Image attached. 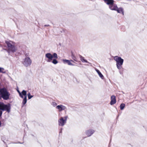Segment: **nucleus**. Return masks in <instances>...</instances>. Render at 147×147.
<instances>
[{
  "instance_id": "1",
  "label": "nucleus",
  "mask_w": 147,
  "mask_h": 147,
  "mask_svg": "<svg viewBox=\"0 0 147 147\" xmlns=\"http://www.w3.org/2000/svg\"><path fill=\"white\" fill-rule=\"evenodd\" d=\"M45 57L48 59L47 62H51L54 64H56L58 63L56 59L58 58V56L56 53H54L52 55L50 53H47L45 55Z\"/></svg>"
},
{
  "instance_id": "2",
  "label": "nucleus",
  "mask_w": 147,
  "mask_h": 147,
  "mask_svg": "<svg viewBox=\"0 0 147 147\" xmlns=\"http://www.w3.org/2000/svg\"><path fill=\"white\" fill-rule=\"evenodd\" d=\"M11 108V104L10 103L5 104L3 102H0V116L2 115L3 111H6L8 113H9Z\"/></svg>"
},
{
  "instance_id": "3",
  "label": "nucleus",
  "mask_w": 147,
  "mask_h": 147,
  "mask_svg": "<svg viewBox=\"0 0 147 147\" xmlns=\"http://www.w3.org/2000/svg\"><path fill=\"white\" fill-rule=\"evenodd\" d=\"M10 94L5 88L0 89V96L4 100L9 99Z\"/></svg>"
},
{
  "instance_id": "4",
  "label": "nucleus",
  "mask_w": 147,
  "mask_h": 147,
  "mask_svg": "<svg viewBox=\"0 0 147 147\" xmlns=\"http://www.w3.org/2000/svg\"><path fill=\"white\" fill-rule=\"evenodd\" d=\"M114 59L116 62V66L117 69H121L124 61L123 59L121 57L117 56H115Z\"/></svg>"
},
{
  "instance_id": "5",
  "label": "nucleus",
  "mask_w": 147,
  "mask_h": 147,
  "mask_svg": "<svg viewBox=\"0 0 147 147\" xmlns=\"http://www.w3.org/2000/svg\"><path fill=\"white\" fill-rule=\"evenodd\" d=\"M5 42L8 47V49H4L6 50L9 54L11 52L13 53L16 51V48L14 45L11 44L9 41H6Z\"/></svg>"
},
{
  "instance_id": "6",
  "label": "nucleus",
  "mask_w": 147,
  "mask_h": 147,
  "mask_svg": "<svg viewBox=\"0 0 147 147\" xmlns=\"http://www.w3.org/2000/svg\"><path fill=\"white\" fill-rule=\"evenodd\" d=\"M17 92L19 93V96L23 99L22 104L24 106L26 103L27 101V92L24 90H23L21 92H20L19 90H18Z\"/></svg>"
},
{
  "instance_id": "7",
  "label": "nucleus",
  "mask_w": 147,
  "mask_h": 147,
  "mask_svg": "<svg viewBox=\"0 0 147 147\" xmlns=\"http://www.w3.org/2000/svg\"><path fill=\"white\" fill-rule=\"evenodd\" d=\"M67 118V116L64 117V118L61 117L58 121L59 125L63 126L66 123Z\"/></svg>"
},
{
  "instance_id": "8",
  "label": "nucleus",
  "mask_w": 147,
  "mask_h": 147,
  "mask_svg": "<svg viewBox=\"0 0 147 147\" xmlns=\"http://www.w3.org/2000/svg\"><path fill=\"white\" fill-rule=\"evenodd\" d=\"M32 63V61L29 57H26L22 62L23 64L26 67L30 66Z\"/></svg>"
},
{
  "instance_id": "9",
  "label": "nucleus",
  "mask_w": 147,
  "mask_h": 147,
  "mask_svg": "<svg viewBox=\"0 0 147 147\" xmlns=\"http://www.w3.org/2000/svg\"><path fill=\"white\" fill-rule=\"evenodd\" d=\"M95 132V131L92 129H90L86 131V134L88 137L90 136Z\"/></svg>"
},
{
  "instance_id": "10",
  "label": "nucleus",
  "mask_w": 147,
  "mask_h": 147,
  "mask_svg": "<svg viewBox=\"0 0 147 147\" xmlns=\"http://www.w3.org/2000/svg\"><path fill=\"white\" fill-rule=\"evenodd\" d=\"M56 108L59 110V112H61L62 111L64 110L66 108L65 106L62 105L57 106L56 107Z\"/></svg>"
},
{
  "instance_id": "11",
  "label": "nucleus",
  "mask_w": 147,
  "mask_h": 147,
  "mask_svg": "<svg viewBox=\"0 0 147 147\" xmlns=\"http://www.w3.org/2000/svg\"><path fill=\"white\" fill-rule=\"evenodd\" d=\"M63 63L64 64H67L69 65H71L72 66L74 65V64L72 63L71 62V61L74 62V61L72 60H69L63 59Z\"/></svg>"
},
{
  "instance_id": "12",
  "label": "nucleus",
  "mask_w": 147,
  "mask_h": 147,
  "mask_svg": "<svg viewBox=\"0 0 147 147\" xmlns=\"http://www.w3.org/2000/svg\"><path fill=\"white\" fill-rule=\"evenodd\" d=\"M111 100L110 102L111 105H113L115 104L116 102L115 96L114 95H112L111 97Z\"/></svg>"
},
{
  "instance_id": "13",
  "label": "nucleus",
  "mask_w": 147,
  "mask_h": 147,
  "mask_svg": "<svg viewBox=\"0 0 147 147\" xmlns=\"http://www.w3.org/2000/svg\"><path fill=\"white\" fill-rule=\"evenodd\" d=\"M104 2L107 5H109L113 4L114 1L113 0H103Z\"/></svg>"
},
{
  "instance_id": "14",
  "label": "nucleus",
  "mask_w": 147,
  "mask_h": 147,
  "mask_svg": "<svg viewBox=\"0 0 147 147\" xmlns=\"http://www.w3.org/2000/svg\"><path fill=\"white\" fill-rule=\"evenodd\" d=\"M109 8L111 10L115 11L116 9L117 8V7L116 4L113 3V5L109 6Z\"/></svg>"
},
{
  "instance_id": "15",
  "label": "nucleus",
  "mask_w": 147,
  "mask_h": 147,
  "mask_svg": "<svg viewBox=\"0 0 147 147\" xmlns=\"http://www.w3.org/2000/svg\"><path fill=\"white\" fill-rule=\"evenodd\" d=\"M115 11H117L118 13H122L123 15L124 14L123 9L122 7L118 8L117 7V8L116 9Z\"/></svg>"
},
{
  "instance_id": "16",
  "label": "nucleus",
  "mask_w": 147,
  "mask_h": 147,
  "mask_svg": "<svg viewBox=\"0 0 147 147\" xmlns=\"http://www.w3.org/2000/svg\"><path fill=\"white\" fill-rule=\"evenodd\" d=\"M96 71L98 73V75L102 79H103L104 78V77L102 75V74H101L100 72L98 69H96Z\"/></svg>"
},
{
  "instance_id": "17",
  "label": "nucleus",
  "mask_w": 147,
  "mask_h": 147,
  "mask_svg": "<svg viewBox=\"0 0 147 147\" xmlns=\"http://www.w3.org/2000/svg\"><path fill=\"white\" fill-rule=\"evenodd\" d=\"M71 57L72 58V59L75 61L76 62L78 61V59L75 56V55L73 54V53L72 52H71Z\"/></svg>"
},
{
  "instance_id": "18",
  "label": "nucleus",
  "mask_w": 147,
  "mask_h": 147,
  "mask_svg": "<svg viewBox=\"0 0 147 147\" xmlns=\"http://www.w3.org/2000/svg\"><path fill=\"white\" fill-rule=\"evenodd\" d=\"M125 105L124 103L121 104L120 106V109L121 110H123L125 107Z\"/></svg>"
},
{
  "instance_id": "19",
  "label": "nucleus",
  "mask_w": 147,
  "mask_h": 147,
  "mask_svg": "<svg viewBox=\"0 0 147 147\" xmlns=\"http://www.w3.org/2000/svg\"><path fill=\"white\" fill-rule=\"evenodd\" d=\"M27 95L28 99H30L33 97V96L31 95L30 93L29 92L28 94Z\"/></svg>"
},
{
  "instance_id": "20",
  "label": "nucleus",
  "mask_w": 147,
  "mask_h": 147,
  "mask_svg": "<svg viewBox=\"0 0 147 147\" xmlns=\"http://www.w3.org/2000/svg\"><path fill=\"white\" fill-rule=\"evenodd\" d=\"M4 70V69L2 67H0V72L3 73H5V71H3Z\"/></svg>"
},
{
  "instance_id": "21",
  "label": "nucleus",
  "mask_w": 147,
  "mask_h": 147,
  "mask_svg": "<svg viewBox=\"0 0 147 147\" xmlns=\"http://www.w3.org/2000/svg\"><path fill=\"white\" fill-rule=\"evenodd\" d=\"M80 57L81 58V61H82V62H84V60H85L84 59V58L81 55H80Z\"/></svg>"
},
{
  "instance_id": "22",
  "label": "nucleus",
  "mask_w": 147,
  "mask_h": 147,
  "mask_svg": "<svg viewBox=\"0 0 147 147\" xmlns=\"http://www.w3.org/2000/svg\"><path fill=\"white\" fill-rule=\"evenodd\" d=\"M52 105L54 107H55L57 105V103L56 102H52Z\"/></svg>"
},
{
  "instance_id": "23",
  "label": "nucleus",
  "mask_w": 147,
  "mask_h": 147,
  "mask_svg": "<svg viewBox=\"0 0 147 147\" xmlns=\"http://www.w3.org/2000/svg\"><path fill=\"white\" fill-rule=\"evenodd\" d=\"M119 72L120 74H123V71H121V70H119Z\"/></svg>"
},
{
  "instance_id": "24",
  "label": "nucleus",
  "mask_w": 147,
  "mask_h": 147,
  "mask_svg": "<svg viewBox=\"0 0 147 147\" xmlns=\"http://www.w3.org/2000/svg\"><path fill=\"white\" fill-rule=\"evenodd\" d=\"M62 128H61L60 130V131H59V133L60 134L62 133Z\"/></svg>"
},
{
  "instance_id": "25",
  "label": "nucleus",
  "mask_w": 147,
  "mask_h": 147,
  "mask_svg": "<svg viewBox=\"0 0 147 147\" xmlns=\"http://www.w3.org/2000/svg\"><path fill=\"white\" fill-rule=\"evenodd\" d=\"M84 62H86V63H89V62L87 61L86 60V59H85L84 60Z\"/></svg>"
},
{
  "instance_id": "26",
  "label": "nucleus",
  "mask_w": 147,
  "mask_h": 147,
  "mask_svg": "<svg viewBox=\"0 0 147 147\" xmlns=\"http://www.w3.org/2000/svg\"><path fill=\"white\" fill-rule=\"evenodd\" d=\"M124 69L122 67L121 69H120V70H121V71H123H123H124Z\"/></svg>"
},
{
  "instance_id": "27",
  "label": "nucleus",
  "mask_w": 147,
  "mask_h": 147,
  "mask_svg": "<svg viewBox=\"0 0 147 147\" xmlns=\"http://www.w3.org/2000/svg\"><path fill=\"white\" fill-rule=\"evenodd\" d=\"M50 26V25H49V24H48V25H45L44 26L45 27H46V26Z\"/></svg>"
},
{
  "instance_id": "28",
  "label": "nucleus",
  "mask_w": 147,
  "mask_h": 147,
  "mask_svg": "<svg viewBox=\"0 0 147 147\" xmlns=\"http://www.w3.org/2000/svg\"><path fill=\"white\" fill-rule=\"evenodd\" d=\"M23 143H24V142L20 143V142H18L16 143H20V144H23Z\"/></svg>"
}]
</instances>
